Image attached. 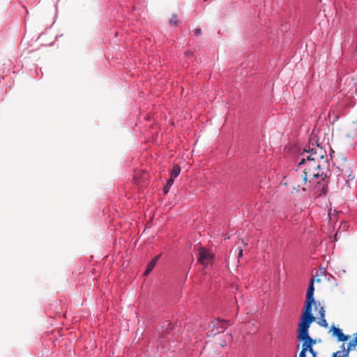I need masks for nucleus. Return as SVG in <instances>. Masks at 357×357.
<instances>
[{"label": "nucleus", "instance_id": "obj_20", "mask_svg": "<svg viewBox=\"0 0 357 357\" xmlns=\"http://www.w3.org/2000/svg\"><path fill=\"white\" fill-rule=\"evenodd\" d=\"M200 33H201V29H195V35L198 36Z\"/></svg>", "mask_w": 357, "mask_h": 357}, {"label": "nucleus", "instance_id": "obj_15", "mask_svg": "<svg viewBox=\"0 0 357 357\" xmlns=\"http://www.w3.org/2000/svg\"><path fill=\"white\" fill-rule=\"evenodd\" d=\"M169 23L172 25H176L178 24V19L176 15H172L169 20Z\"/></svg>", "mask_w": 357, "mask_h": 357}, {"label": "nucleus", "instance_id": "obj_12", "mask_svg": "<svg viewBox=\"0 0 357 357\" xmlns=\"http://www.w3.org/2000/svg\"><path fill=\"white\" fill-rule=\"evenodd\" d=\"M229 323V321L227 320H220L219 321V327H218V329L220 328V331L218 330V333L222 332L227 327V324Z\"/></svg>", "mask_w": 357, "mask_h": 357}, {"label": "nucleus", "instance_id": "obj_19", "mask_svg": "<svg viewBox=\"0 0 357 357\" xmlns=\"http://www.w3.org/2000/svg\"><path fill=\"white\" fill-rule=\"evenodd\" d=\"M167 328L166 330V332H168V331H169L173 329V326L172 325V324L167 323Z\"/></svg>", "mask_w": 357, "mask_h": 357}, {"label": "nucleus", "instance_id": "obj_6", "mask_svg": "<svg viewBox=\"0 0 357 357\" xmlns=\"http://www.w3.org/2000/svg\"><path fill=\"white\" fill-rule=\"evenodd\" d=\"M310 337V336L309 335V330L308 329L298 328V335H297L298 340H299L300 341H303Z\"/></svg>", "mask_w": 357, "mask_h": 357}, {"label": "nucleus", "instance_id": "obj_14", "mask_svg": "<svg viewBox=\"0 0 357 357\" xmlns=\"http://www.w3.org/2000/svg\"><path fill=\"white\" fill-rule=\"evenodd\" d=\"M319 324L321 326L324 327V328H327L328 327V323H327L326 320L325 319V317L320 318V321H319Z\"/></svg>", "mask_w": 357, "mask_h": 357}, {"label": "nucleus", "instance_id": "obj_11", "mask_svg": "<svg viewBox=\"0 0 357 357\" xmlns=\"http://www.w3.org/2000/svg\"><path fill=\"white\" fill-rule=\"evenodd\" d=\"M181 172V168L178 165H174L172 168L171 176L173 178L177 177Z\"/></svg>", "mask_w": 357, "mask_h": 357}, {"label": "nucleus", "instance_id": "obj_13", "mask_svg": "<svg viewBox=\"0 0 357 357\" xmlns=\"http://www.w3.org/2000/svg\"><path fill=\"white\" fill-rule=\"evenodd\" d=\"M174 178L171 176V178L168 180L167 186L165 190V193H167L168 192L169 188L171 187L174 183Z\"/></svg>", "mask_w": 357, "mask_h": 357}, {"label": "nucleus", "instance_id": "obj_1", "mask_svg": "<svg viewBox=\"0 0 357 357\" xmlns=\"http://www.w3.org/2000/svg\"><path fill=\"white\" fill-rule=\"evenodd\" d=\"M324 159L322 149L319 145L312 149L305 147L297 159V169L292 173L294 190L298 191L302 188L305 191L304 186L308 181L316 185V188H319L321 194L326 193V174L324 172V165L321 164V162L326 163V160Z\"/></svg>", "mask_w": 357, "mask_h": 357}, {"label": "nucleus", "instance_id": "obj_7", "mask_svg": "<svg viewBox=\"0 0 357 357\" xmlns=\"http://www.w3.org/2000/svg\"><path fill=\"white\" fill-rule=\"evenodd\" d=\"M159 258L160 255L156 256L152 259V261L147 265L146 269L144 272V275H147L151 273V271L153 269L154 266H155Z\"/></svg>", "mask_w": 357, "mask_h": 357}, {"label": "nucleus", "instance_id": "obj_16", "mask_svg": "<svg viewBox=\"0 0 357 357\" xmlns=\"http://www.w3.org/2000/svg\"><path fill=\"white\" fill-rule=\"evenodd\" d=\"M307 351H309L312 355V357H317V352L313 349L312 347H310V349H307Z\"/></svg>", "mask_w": 357, "mask_h": 357}, {"label": "nucleus", "instance_id": "obj_21", "mask_svg": "<svg viewBox=\"0 0 357 357\" xmlns=\"http://www.w3.org/2000/svg\"><path fill=\"white\" fill-rule=\"evenodd\" d=\"M243 255V250H240L238 252V257H241Z\"/></svg>", "mask_w": 357, "mask_h": 357}, {"label": "nucleus", "instance_id": "obj_5", "mask_svg": "<svg viewBox=\"0 0 357 357\" xmlns=\"http://www.w3.org/2000/svg\"><path fill=\"white\" fill-rule=\"evenodd\" d=\"M331 331H333V336H335L337 337V340L338 341L340 342H344V341H347L349 338V335H345L341 329L338 328H336L334 326H333L331 327Z\"/></svg>", "mask_w": 357, "mask_h": 357}, {"label": "nucleus", "instance_id": "obj_2", "mask_svg": "<svg viewBox=\"0 0 357 357\" xmlns=\"http://www.w3.org/2000/svg\"><path fill=\"white\" fill-rule=\"evenodd\" d=\"M314 279L310 280V284H308L307 293H306V301L304 306L303 312L301 316L314 317L312 313V304L314 303Z\"/></svg>", "mask_w": 357, "mask_h": 357}, {"label": "nucleus", "instance_id": "obj_8", "mask_svg": "<svg viewBox=\"0 0 357 357\" xmlns=\"http://www.w3.org/2000/svg\"><path fill=\"white\" fill-rule=\"evenodd\" d=\"M302 342H303L302 348L306 350L307 349L313 347V345L316 343L315 340L312 339L311 337L303 340Z\"/></svg>", "mask_w": 357, "mask_h": 357}, {"label": "nucleus", "instance_id": "obj_10", "mask_svg": "<svg viewBox=\"0 0 357 357\" xmlns=\"http://www.w3.org/2000/svg\"><path fill=\"white\" fill-rule=\"evenodd\" d=\"M356 346H357V344L355 342V339H354L348 343L347 349L344 347V351H348V354H349L350 351L354 350Z\"/></svg>", "mask_w": 357, "mask_h": 357}, {"label": "nucleus", "instance_id": "obj_3", "mask_svg": "<svg viewBox=\"0 0 357 357\" xmlns=\"http://www.w3.org/2000/svg\"><path fill=\"white\" fill-rule=\"evenodd\" d=\"M213 255L206 249L201 248L199 249V257L198 261L204 265L206 266L212 261Z\"/></svg>", "mask_w": 357, "mask_h": 357}, {"label": "nucleus", "instance_id": "obj_9", "mask_svg": "<svg viewBox=\"0 0 357 357\" xmlns=\"http://www.w3.org/2000/svg\"><path fill=\"white\" fill-rule=\"evenodd\" d=\"M341 350L334 352L332 357H349L348 351H344V344L341 345Z\"/></svg>", "mask_w": 357, "mask_h": 357}, {"label": "nucleus", "instance_id": "obj_18", "mask_svg": "<svg viewBox=\"0 0 357 357\" xmlns=\"http://www.w3.org/2000/svg\"><path fill=\"white\" fill-rule=\"evenodd\" d=\"M319 315H320V318L325 317V310H324V307L321 308V310L319 311Z\"/></svg>", "mask_w": 357, "mask_h": 357}, {"label": "nucleus", "instance_id": "obj_17", "mask_svg": "<svg viewBox=\"0 0 357 357\" xmlns=\"http://www.w3.org/2000/svg\"><path fill=\"white\" fill-rule=\"evenodd\" d=\"M307 350L302 348V350L299 354V357H306Z\"/></svg>", "mask_w": 357, "mask_h": 357}, {"label": "nucleus", "instance_id": "obj_4", "mask_svg": "<svg viewBox=\"0 0 357 357\" xmlns=\"http://www.w3.org/2000/svg\"><path fill=\"white\" fill-rule=\"evenodd\" d=\"M315 321L314 317H307V316H301V321L298 324V328L308 329L310 326V324Z\"/></svg>", "mask_w": 357, "mask_h": 357}]
</instances>
